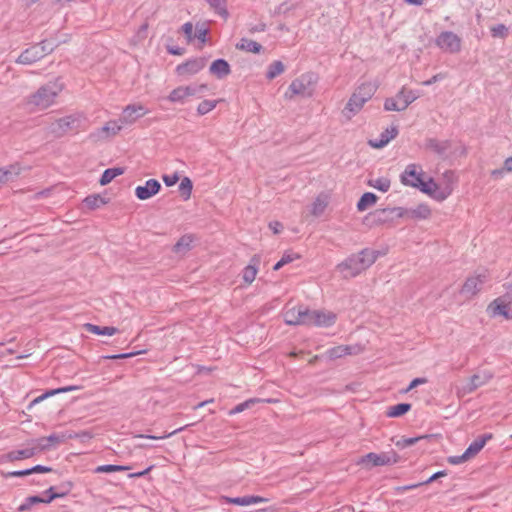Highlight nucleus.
Returning a JSON list of instances; mask_svg holds the SVG:
<instances>
[{"instance_id":"nucleus-1","label":"nucleus","mask_w":512,"mask_h":512,"mask_svg":"<svg viewBox=\"0 0 512 512\" xmlns=\"http://www.w3.org/2000/svg\"><path fill=\"white\" fill-rule=\"evenodd\" d=\"M379 252L364 248L356 254L350 255L337 265V270L344 278H353L368 269L377 260Z\"/></svg>"},{"instance_id":"nucleus-2","label":"nucleus","mask_w":512,"mask_h":512,"mask_svg":"<svg viewBox=\"0 0 512 512\" xmlns=\"http://www.w3.org/2000/svg\"><path fill=\"white\" fill-rule=\"evenodd\" d=\"M64 84L61 78H56L52 81L40 86L28 99L27 104L32 105L39 110H44L55 103L56 97L63 90Z\"/></svg>"},{"instance_id":"nucleus-3","label":"nucleus","mask_w":512,"mask_h":512,"mask_svg":"<svg viewBox=\"0 0 512 512\" xmlns=\"http://www.w3.org/2000/svg\"><path fill=\"white\" fill-rule=\"evenodd\" d=\"M416 181L417 183H412V188L419 189L422 193L427 194L437 201H444L453 191V188L450 185L439 187L432 177L427 181H419L418 179H416Z\"/></svg>"},{"instance_id":"nucleus-4","label":"nucleus","mask_w":512,"mask_h":512,"mask_svg":"<svg viewBox=\"0 0 512 512\" xmlns=\"http://www.w3.org/2000/svg\"><path fill=\"white\" fill-rule=\"evenodd\" d=\"M403 207L377 209L365 216V221L370 226H379L391 223L397 218H403Z\"/></svg>"},{"instance_id":"nucleus-5","label":"nucleus","mask_w":512,"mask_h":512,"mask_svg":"<svg viewBox=\"0 0 512 512\" xmlns=\"http://www.w3.org/2000/svg\"><path fill=\"white\" fill-rule=\"evenodd\" d=\"M418 98L413 90L402 88L395 97L387 98L384 102L386 111H404L412 102Z\"/></svg>"},{"instance_id":"nucleus-6","label":"nucleus","mask_w":512,"mask_h":512,"mask_svg":"<svg viewBox=\"0 0 512 512\" xmlns=\"http://www.w3.org/2000/svg\"><path fill=\"white\" fill-rule=\"evenodd\" d=\"M435 44L448 53H458L461 50V38L452 31L441 32L435 39Z\"/></svg>"},{"instance_id":"nucleus-7","label":"nucleus","mask_w":512,"mask_h":512,"mask_svg":"<svg viewBox=\"0 0 512 512\" xmlns=\"http://www.w3.org/2000/svg\"><path fill=\"white\" fill-rule=\"evenodd\" d=\"M315 78L313 74H303L299 78L294 79L289 85V91L293 95H300L303 97H310L313 93V84Z\"/></svg>"},{"instance_id":"nucleus-8","label":"nucleus","mask_w":512,"mask_h":512,"mask_svg":"<svg viewBox=\"0 0 512 512\" xmlns=\"http://www.w3.org/2000/svg\"><path fill=\"white\" fill-rule=\"evenodd\" d=\"M336 319L337 315L334 312L308 308V326L331 327Z\"/></svg>"},{"instance_id":"nucleus-9","label":"nucleus","mask_w":512,"mask_h":512,"mask_svg":"<svg viewBox=\"0 0 512 512\" xmlns=\"http://www.w3.org/2000/svg\"><path fill=\"white\" fill-rule=\"evenodd\" d=\"M284 321L287 325L308 326V308L306 306L299 305L287 310L284 314Z\"/></svg>"},{"instance_id":"nucleus-10","label":"nucleus","mask_w":512,"mask_h":512,"mask_svg":"<svg viewBox=\"0 0 512 512\" xmlns=\"http://www.w3.org/2000/svg\"><path fill=\"white\" fill-rule=\"evenodd\" d=\"M148 113V109H146L141 104H130L127 105L120 116L119 121L122 124H133L135 123L139 118L145 116Z\"/></svg>"},{"instance_id":"nucleus-11","label":"nucleus","mask_w":512,"mask_h":512,"mask_svg":"<svg viewBox=\"0 0 512 512\" xmlns=\"http://www.w3.org/2000/svg\"><path fill=\"white\" fill-rule=\"evenodd\" d=\"M398 456L395 452L391 453H374L370 452L362 458V463H371L372 466H385L395 464Z\"/></svg>"},{"instance_id":"nucleus-12","label":"nucleus","mask_w":512,"mask_h":512,"mask_svg":"<svg viewBox=\"0 0 512 512\" xmlns=\"http://www.w3.org/2000/svg\"><path fill=\"white\" fill-rule=\"evenodd\" d=\"M206 65V59L203 57H197L188 59L186 62L179 64L176 67V72L180 76L194 75L201 71Z\"/></svg>"},{"instance_id":"nucleus-13","label":"nucleus","mask_w":512,"mask_h":512,"mask_svg":"<svg viewBox=\"0 0 512 512\" xmlns=\"http://www.w3.org/2000/svg\"><path fill=\"white\" fill-rule=\"evenodd\" d=\"M486 281V274H478L476 276L469 277L464 282L461 293L468 297L475 296L481 290Z\"/></svg>"},{"instance_id":"nucleus-14","label":"nucleus","mask_w":512,"mask_h":512,"mask_svg":"<svg viewBox=\"0 0 512 512\" xmlns=\"http://www.w3.org/2000/svg\"><path fill=\"white\" fill-rule=\"evenodd\" d=\"M424 172L420 166L416 164H408L400 175V181L404 186L412 187V183H417L416 179L423 181Z\"/></svg>"},{"instance_id":"nucleus-15","label":"nucleus","mask_w":512,"mask_h":512,"mask_svg":"<svg viewBox=\"0 0 512 512\" xmlns=\"http://www.w3.org/2000/svg\"><path fill=\"white\" fill-rule=\"evenodd\" d=\"M161 189V184L156 179H149L143 186H137L135 195L139 200H147L156 195Z\"/></svg>"},{"instance_id":"nucleus-16","label":"nucleus","mask_w":512,"mask_h":512,"mask_svg":"<svg viewBox=\"0 0 512 512\" xmlns=\"http://www.w3.org/2000/svg\"><path fill=\"white\" fill-rule=\"evenodd\" d=\"M510 305L512 304L498 297L488 305V311L493 317L502 316L505 319L512 320V313L509 311Z\"/></svg>"},{"instance_id":"nucleus-17","label":"nucleus","mask_w":512,"mask_h":512,"mask_svg":"<svg viewBox=\"0 0 512 512\" xmlns=\"http://www.w3.org/2000/svg\"><path fill=\"white\" fill-rule=\"evenodd\" d=\"M36 44L25 49L17 58L16 63L23 65H31L43 58V50Z\"/></svg>"},{"instance_id":"nucleus-18","label":"nucleus","mask_w":512,"mask_h":512,"mask_svg":"<svg viewBox=\"0 0 512 512\" xmlns=\"http://www.w3.org/2000/svg\"><path fill=\"white\" fill-rule=\"evenodd\" d=\"M73 489V483L71 481H65L57 486H50L44 493L48 495L46 498L47 503H51L53 500L58 498L66 497Z\"/></svg>"},{"instance_id":"nucleus-19","label":"nucleus","mask_w":512,"mask_h":512,"mask_svg":"<svg viewBox=\"0 0 512 512\" xmlns=\"http://www.w3.org/2000/svg\"><path fill=\"white\" fill-rule=\"evenodd\" d=\"M78 123L79 121L75 116L69 115L62 117L54 123L55 127L53 128V132L56 133L57 136H62L68 131L77 130Z\"/></svg>"},{"instance_id":"nucleus-20","label":"nucleus","mask_w":512,"mask_h":512,"mask_svg":"<svg viewBox=\"0 0 512 512\" xmlns=\"http://www.w3.org/2000/svg\"><path fill=\"white\" fill-rule=\"evenodd\" d=\"M365 103V100L352 93L342 113L348 120H350L363 108Z\"/></svg>"},{"instance_id":"nucleus-21","label":"nucleus","mask_w":512,"mask_h":512,"mask_svg":"<svg viewBox=\"0 0 512 512\" xmlns=\"http://www.w3.org/2000/svg\"><path fill=\"white\" fill-rule=\"evenodd\" d=\"M403 218H410L416 220L427 219L431 215V210L427 204L421 203L415 208L403 207Z\"/></svg>"},{"instance_id":"nucleus-22","label":"nucleus","mask_w":512,"mask_h":512,"mask_svg":"<svg viewBox=\"0 0 512 512\" xmlns=\"http://www.w3.org/2000/svg\"><path fill=\"white\" fill-rule=\"evenodd\" d=\"M397 135H398V128L396 126H391L390 128H386L380 134L378 139L370 140L369 145L373 148H383L392 139H394Z\"/></svg>"},{"instance_id":"nucleus-23","label":"nucleus","mask_w":512,"mask_h":512,"mask_svg":"<svg viewBox=\"0 0 512 512\" xmlns=\"http://www.w3.org/2000/svg\"><path fill=\"white\" fill-rule=\"evenodd\" d=\"M209 72L218 79H223L231 73V67L225 59L219 58L211 63Z\"/></svg>"},{"instance_id":"nucleus-24","label":"nucleus","mask_w":512,"mask_h":512,"mask_svg":"<svg viewBox=\"0 0 512 512\" xmlns=\"http://www.w3.org/2000/svg\"><path fill=\"white\" fill-rule=\"evenodd\" d=\"M491 378L492 375L487 372L474 374L470 377L469 382L465 386L464 390L467 393H472L477 388L485 385Z\"/></svg>"},{"instance_id":"nucleus-25","label":"nucleus","mask_w":512,"mask_h":512,"mask_svg":"<svg viewBox=\"0 0 512 512\" xmlns=\"http://www.w3.org/2000/svg\"><path fill=\"white\" fill-rule=\"evenodd\" d=\"M426 148L433 151L437 155L441 157L446 156V152L451 147V142L449 140L439 141L436 138H428L425 144Z\"/></svg>"},{"instance_id":"nucleus-26","label":"nucleus","mask_w":512,"mask_h":512,"mask_svg":"<svg viewBox=\"0 0 512 512\" xmlns=\"http://www.w3.org/2000/svg\"><path fill=\"white\" fill-rule=\"evenodd\" d=\"M493 438L491 433H485L475 439L465 450L466 455L470 458L476 456L486 445V443Z\"/></svg>"},{"instance_id":"nucleus-27","label":"nucleus","mask_w":512,"mask_h":512,"mask_svg":"<svg viewBox=\"0 0 512 512\" xmlns=\"http://www.w3.org/2000/svg\"><path fill=\"white\" fill-rule=\"evenodd\" d=\"M236 48L254 54H260L263 50V46L260 43L248 38L240 39V41L236 44Z\"/></svg>"},{"instance_id":"nucleus-28","label":"nucleus","mask_w":512,"mask_h":512,"mask_svg":"<svg viewBox=\"0 0 512 512\" xmlns=\"http://www.w3.org/2000/svg\"><path fill=\"white\" fill-rule=\"evenodd\" d=\"M84 328L87 332L102 335V336H112L118 332V329L113 326H98L92 323H86Z\"/></svg>"},{"instance_id":"nucleus-29","label":"nucleus","mask_w":512,"mask_h":512,"mask_svg":"<svg viewBox=\"0 0 512 512\" xmlns=\"http://www.w3.org/2000/svg\"><path fill=\"white\" fill-rule=\"evenodd\" d=\"M376 90H377L376 85H374L370 82H366V83H362L361 85H359L355 89L353 94L357 95L358 97L362 98L363 100H365L367 102L368 100H370L373 97Z\"/></svg>"},{"instance_id":"nucleus-30","label":"nucleus","mask_w":512,"mask_h":512,"mask_svg":"<svg viewBox=\"0 0 512 512\" xmlns=\"http://www.w3.org/2000/svg\"><path fill=\"white\" fill-rule=\"evenodd\" d=\"M36 454V448H25L8 452L5 457L9 461H18L28 459Z\"/></svg>"},{"instance_id":"nucleus-31","label":"nucleus","mask_w":512,"mask_h":512,"mask_svg":"<svg viewBox=\"0 0 512 512\" xmlns=\"http://www.w3.org/2000/svg\"><path fill=\"white\" fill-rule=\"evenodd\" d=\"M378 196L372 192L364 193L357 202V210L359 212L365 211L367 208L377 203Z\"/></svg>"},{"instance_id":"nucleus-32","label":"nucleus","mask_w":512,"mask_h":512,"mask_svg":"<svg viewBox=\"0 0 512 512\" xmlns=\"http://www.w3.org/2000/svg\"><path fill=\"white\" fill-rule=\"evenodd\" d=\"M210 8L222 17L224 20L228 19L229 12L227 9V1L226 0H205Z\"/></svg>"},{"instance_id":"nucleus-33","label":"nucleus","mask_w":512,"mask_h":512,"mask_svg":"<svg viewBox=\"0 0 512 512\" xmlns=\"http://www.w3.org/2000/svg\"><path fill=\"white\" fill-rule=\"evenodd\" d=\"M258 263L259 260L256 257H253L251 259V263L243 269V280L246 283L251 284L255 280V277L258 272Z\"/></svg>"},{"instance_id":"nucleus-34","label":"nucleus","mask_w":512,"mask_h":512,"mask_svg":"<svg viewBox=\"0 0 512 512\" xmlns=\"http://www.w3.org/2000/svg\"><path fill=\"white\" fill-rule=\"evenodd\" d=\"M124 171L125 170L122 167L108 168V169L104 170V172L102 173L99 183L102 186H105V185L109 184L117 176L122 175L124 173Z\"/></svg>"},{"instance_id":"nucleus-35","label":"nucleus","mask_w":512,"mask_h":512,"mask_svg":"<svg viewBox=\"0 0 512 512\" xmlns=\"http://www.w3.org/2000/svg\"><path fill=\"white\" fill-rule=\"evenodd\" d=\"M271 402L270 399H267V400H263V399H259V398H250V399H247L246 401L242 402V403H239L237 404L234 408H232L228 414L229 415H235V414H238V413H241L247 409H250L252 408L256 403H260V402Z\"/></svg>"},{"instance_id":"nucleus-36","label":"nucleus","mask_w":512,"mask_h":512,"mask_svg":"<svg viewBox=\"0 0 512 512\" xmlns=\"http://www.w3.org/2000/svg\"><path fill=\"white\" fill-rule=\"evenodd\" d=\"M107 201L100 194H92L83 200V205L89 210H95L105 205Z\"/></svg>"},{"instance_id":"nucleus-37","label":"nucleus","mask_w":512,"mask_h":512,"mask_svg":"<svg viewBox=\"0 0 512 512\" xmlns=\"http://www.w3.org/2000/svg\"><path fill=\"white\" fill-rule=\"evenodd\" d=\"M410 403H399L388 408L386 415L391 418L401 417L411 410Z\"/></svg>"},{"instance_id":"nucleus-38","label":"nucleus","mask_w":512,"mask_h":512,"mask_svg":"<svg viewBox=\"0 0 512 512\" xmlns=\"http://www.w3.org/2000/svg\"><path fill=\"white\" fill-rule=\"evenodd\" d=\"M45 503L48 504L46 498L39 495H33L25 498L24 502L18 507L19 512H26L31 509L35 504Z\"/></svg>"},{"instance_id":"nucleus-39","label":"nucleus","mask_w":512,"mask_h":512,"mask_svg":"<svg viewBox=\"0 0 512 512\" xmlns=\"http://www.w3.org/2000/svg\"><path fill=\"white\" fill-rule=\"evenodd\" d=\"M193 237L191 235H183L174 245L175 253H183L191 249Z\"/></svg>"},{"instance_id":"nucleus-40","label":"nucleus","mask_w":512,"mask_h":512,"mask_svg":"<svg viewBox=\"0 0 512 512\" xmlns=\"http://www.w3.org/2000/svg\"><path fill=\"white\" fill-rule=\"evenodd\" d=\"M367 185L385 193L390 189L391 181L386 177H380L368 180Z\"/></svg>"},{"instance_id":"nucleus-41","label":"nucleus","mask_w":512,"mask_h":512,"mask_svg":"<svg viewBox=\"0 0 512 512\" xmlns=\"http://www.w3.org/2000/svg\"><path fill=\"white\" fill-rule=\"evenodd\" d=\"M131 467L127 465H115V464H105L95 468L94 472L97 474L100 473H112V472H122L130 470Z\"/></svg>"},{"instance_id":"nucleus-42","label":"nucleus","mask_w":512,"mask_h":512,"mask_svg":"<svg viewBox=\"0 0 512 512\" xmlns=\"http://www.w3.org/2000/svg\"><path fill=\"white\" fill-rule=\"evenodd\" d=\"M20 169L16 166H9L8 168H0V185L12 180L19 174Z\"/></svg>"},{"instance_id":"nucleus-43","label":"nucleus","mask_w":512,"mask_h":512,"mask_svg":"<svg viewBox=\"0 0 512 512\" xmlns=\"http://www.w3.org/2000/svg\"><path fill=\"white\" fill-rule=\"evenodd\" d=\"M285 70L284 64L277 60L272 62L267 69L266 78L272 80L276 78L278 75L282 74Z\"/></svg>"},{"instance_id":"nucleus-44","label":"nucleus","mask_w":512,"mask_h":512,"mask_svg":"<svg viewBox=\"0 0 512 512\" xmlns=\"http://www.w3.org/2000/svg\"><path fill=\"white\" fill-rule=\"evenodd\" d=\"M193 183L188 177H184L179 185V192L184 200H188L191 196Z\"/></svg>"},{"instance_id":"nucleus-45","label":"nucleus","mask_w":512,"mask_h":512,"mask_svg":"<svg viewBox=\"0 0 512 512\" xmlns=\"http://www.w3.org/2000/svg\"><path fill=\"white\" fill-rule=\"evenodd\" d=\"M221 100H203L197 107V113L199 115H205L216 108L217 104Z\"/></svg>"},{"instance_id":"nucleus-46","label":"nucleus","mask_w":512,"mask_h":512,"mask_svg":"<svg viewBox=\"0 0 512 512\" xmlns=\"http://www.w3.org/2000/svg\"><path fill=\"white\" fill-rule=\"evenodd\" d=\"M327 207V201L320 196L315 199L312 203L311 214L318 217L325 211Z\"/></svg>"},{"instance_id":"nucleus-47","label":"nucleus","mask_w":512,"mask_h":512,"mask_svg":"<svg viewBox=\"0 0 512 512\" xmlns=\"http://www.w3.org/2000/svg\"><path fill=\"white\" fill-rule=\"evenodd\" d=\"M350 354H352V347L348 345H340L329 350V356L331 358H340Z\"/></svg>"},{"instance_id":"nucleus-48","label":"nucleus","mask_w":512,"mask_h":512,"mask_svg":"<svg viewBox=\"0 0 512 512\" xmlns=\"http://www.w3.org/2000/svg\"><path fill=\"white\" fill-rule=\"evenodd\" d=\"M186 98L183 86L173 89L168 96V100L173 103H183Z\"/></svg>"},{"instance_id":"nucleus-49","label":"nucleus","mask_w":512,"mask_h":512,"mask_svg":"<svg viewBox=\"0 0 512 512\" xmlns=\"http://www.w3.org/2000/svg\"><path fill=\"white\" fill-rule=\"evenodd\" d=\"M222 504H233L238 506H248L247 495L242 497L221 496Z\"/></svg>"},{"instance_id":"nucleus-50","label":"nucleus","mask_w":512,"mask_h":512,"mask_svg":"<svg viewBox=\"0 0 512 512\" xmlns=\"http://www.w3.org/2000/svg\"><path fill=\"white\" fill-rule=\"evenodd\" d=\"M206 84L183 86L186 97L201 94L207 90Z\"/></svg>"},{"instance_id":"nucleus-51","label":"nucleus","mask_w":512,"mask_h":512,"mask_svg":"<svg viewBox=\"0 0 512 512\" xmlns=\"http://www.w3.org/2000/svg\"><path fill=\"white\" fill-rule=\"evenodd\" d=\"M491 36L504 39L508 35V28L504 24H497L490 28Z\"/></svg>"},{"instance_id":"nucleus-52","label":"nucleus","mask_w":512,"mask_h":512,"mask_svg":"<svg viewBox=\"0 0 512 512\" xmlns=\"http://www.w3.org/2000/svg\"><path fill=\"white\" fill-rule=\"evenodd\" d=\"M428 437H429L428 435H424V436H418V437L402 438L401 440H399L396 443V446H398L400 448L409 447V446H412L415 443H417L419 440L428 438Z\"/></svg>"},{"instance_id":"nucleus-53","label":"nucleus","mask_w":512,"mask_h":512,"mask_svg":"<svg viewBox=\"0 0 512 512\" xmlns=\"http://www.w3.org/2000/svg\"><path fill=\"white\" fill-rule=\"evenodd\" d=\"M39 48H42L43 50V57L46 55L52 53L55 48L57 47V44L53 41L43 40L36 44Z\"/></svg>"},{"instance_id":"nucleus-54","label":"nucleus","mask_w":512,"mask_h":512,"mask_svg":"<svg viewBox=\"0 0 512 512\" xmlns=\"http://www.w3.org/2000/svg\"><path fill=\"white\" fill-rule=\"evenodd\" d=\"M77 389H78L77 386L60 387V388H56V389H52V390L46 391L45 393H43V397H45V399H46V398H48L50 396H54L56 394L66 393V392H70V391H75Z\"/></svg>"},{"instance_id":"nucleus-55","label":"nucleus","mask_w":512,"mask_h":512,"mask_svg":"<svg viewBox=\"0 0 512 512\" xmlns=\"http://www.w3.org/2000/svg\"><path fill=\"white\" fill-rule=\"evenodd\" d=\"M121 129L122 126L119 125L116 121H110L106 123L101 130L107 134L116 135Z\"/></svg>"},{"instance_id":"nucleus-56","label":"nucleus","mask_w":512,"mask_h":512,"mask_svg":"<svg viewBox=\"0 0 512 512\" xmlns=\"http://www.w3.org/2000/svg\"><path fill=\"white\" fill-rule=\"evenodd\" d=\"M469 459H470V457L468 455H466V452L464 451V453L461 455L449 456L447 458V462L451 465H459L461 463L466 462Z\"/></svg>"},{"instance_id":"nucleus-57","label":"nucleus","mask_w":512,"mask_h":512,"mask_svg":"<svg viewBox=\"0 0 512 512\" xmlns=\"http://www.w3.org/2000/svg\"><path fill=\"white\" fill-rule=\"evenodd\" d=\"M207 33H208V29L207 28H205L203 26H201V27L200 26H196L193 39L196 38L199 41H201L202 43H205L206 42Z\"/></svg>"},{"instance_id":"nucleus-58","label":"nucleus","mask_w":512,"mask_h":512,"mask_svg":"<svg viewBox=\"0 0 512 512\" xmlns=\"http://www.w3.org/2000/svg\"><path fill=\"white\" fill-rule=\"evenodd\" d=\"M140 351L137 352H129V353H121V354H113V355H106L103 356L104 359H110V360H116V359H127L131 358L135 355L140 354Z\"/></svg>"},{"instance_id":"nucleus-59","label":"nucleus","mask_w":512,"mask_h":512,"mask_svg":"<svg viewBox=\"0 0 512 512\" xmlns=\"http://www.w3.org/2000/svg\"><path fill=\"white\" fill-rule=\"evenodd\" d=\"M181 30L184 33V35L186 36L187 41L191 42L193 40V36H194L192 23L186 22L185 24L182 25Z\"/></svg>"},{"instance_id":"nucleus-60","label":"nucleus","mask_w":512,"mask_h":512,"mask_svg":"<svg viewBox=\"0 0 512 512\" xmlns=\"http://www.w3.org/2000/svg\"><path fill=\"white\" fill-rule=\"evenodd\" d=\"M162 179L166 186L171 187L179 181V176L177 173H173L169 175H163Z\"/></svg>"},{"instance_id":"nucleus-61","label":"nucleus","mask_w":512,"mask_h":512,"mask_svg":"<svg viewBox=\"0 0 512 512\" xmlns=\"http://www.w3.org/2000/svg\"><path fill=\"white\" fill-rule=\"evenodd\" d=\"M300 258V255L297 254V253H293V252H285L283 254V256L281 257L280 261L286 265L288 263H291L293 262L294 260L296 259H299Z\"/></svg>"},{"instance_id":"nucleus-62","label":"nucleus","mask_w":512,"mask_h":512,"mask_svg":"<svg viewBox=\"0 0 512 512\" xmlns=\"http://www.w3.org/2000/svg\"><path fill=\"white\" fill-rule=\"evenodd\" d=\"M28 471H29L30 475L34 474V473H48V472L52 471V468L38 464L31 468H28Z\"/></svg>"},{"instance_id":"nucleus-63","label":"nucleus","mask_w":512,"mask_h":512,"mask_svg":"<svg viewBox=\"0 0 512 512\" xmlns=\"http://www.w3.org/2000/svg\"><path fill=\"white\" fill-rule=\"evenodd\" d=\"M427 382H428L427 378H424V377L414 378L410 382L409 386L405 389V392H408V391L416 388L419 385L426 384Z\"/></svg>"},{"instance_id":"nucleus-64","label":"nucleus","mask_w":512,"mask_h":512,"mask_svg":"<svg viewBox=\"0 0 512 512\" xmlns=\"http://www.w3.org/2000/svg\"><path fill=\"white\" fill-rule=\"evenodd\" d=\"M504 287L506 292L500 297L512 304V282L504 284Z\"/></svg>"}]
</instances>
